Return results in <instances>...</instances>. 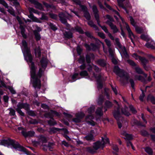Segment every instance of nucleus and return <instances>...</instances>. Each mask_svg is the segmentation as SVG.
I'll list each match as a JSON object with an SVG mask.
<instances>
[{
  "label": "nucleus",
  "instance_id": "obj_1",
  "mask_svg": "<svg viewBox=\"0 0 155 155\" xmlns=\"http://www.w3.org/2000/svg\"><path fill=\"white\" fill-rule=\"evenodd\" d=\"M22 45L24 48V52L25 55L26 56V59L27 62L29 61L31 63V76L33 79L32 82L33 87L35 88L40 89L41 87V81L40 78L43 74L44 70L41 68H40L38 73L37 75L36 74V68L34 63L32 62V58L31 54L30 53L29 49L28 48L26 42L23 40L22 41Z\"/></svg>",
  "mask_w": 155,
  "mask_h": 155
},
{
  "label": "nucleus",
  "instance_id": "obj_2",
  "mask_svg": "<svg viewBox=\"0 0 155 155\" xmlns=\"http://www.w3.org/2000/svg\"><path fill=\"white\" fill-rule=\"evenodd\" d=\"M0 145L8 147L12 145L14 148L19 151L26 152V150L25 148L20 146L18 142L14 141L13 140L8 139V140H2L0 142Z\"/></svg>",
  "mask_w": 155,
  "mask_h": 155
},
{
  "label": "nucleus",
  "instance_id": "obj_3",
  "mask_svg": "<svg viewBox=\"0 0 155 155\" xmlns=\"http://www.w3.org/2000/svg\"><path fill=\"white\" fill-rule=\"evenodd\" d=\"M104 147L102 143L100 141H97L93 143V147H87L85 148L86 151L88 152L94 154L97 152V151L99 149H102Z\"/></svg>",
  "mask_w": 155,
  "mask_h": 155
},
{
  "label": "nucleus",
  "instance_id": "obj_4",
  "mask_svg": "<svg viewBox=\"0 0 155 155\" xmlns=\"http://www.w3.org/2000/svg\"><path fill=\"white\" fill-rule=\"evenodd\" d=\"M114 71L120 77L123 78L127 81L128 80L129 77L127 73L123 70L120 69L118 66L114 67Z\"/></svg>",
  "mask_w": 155,
  "mask_h": 155
},
{
  "label": "nucleus",
  "instance_id": "obj_5",
  "mask_svg": "<svg viewBox=\"0 0 155 155\" xmlns=\"http://www.w3.org/2000/svg\"><path fill=\"white\" fill-rule=\"evenodd\" d=\"M106 17L109 20L106 22V23L110 26L111 29L113 30V33H115L118 32L119 30L117 26L114 25L112 22L114 21V20L113 18L108 15H106Z\"/></svg>",
  "mask_w": 155,
  "mask_h": 155
},
{
  "label": "nucleus",
  "instance_id": "obj_6",
  "mask_svg": "<svg viewBox=\"0 0 155 155\" xmlns=\"http://www.w3.org/2000/svg\"><path fill=\"white\" fill-rule=\"evenodd\" d=\"M28 10L30 13V15H28V17L31 18L33 21L40 22L38 19L36 17H35L32 14V13H34L40 15L41 14V12H38L37 10L32 8H28Z\"/></svg>",
  "mask_w": 155,
  "mask_h": 155
},
{
  "label": "nucleus",
  "instance_id": "obj_7",
  "mask_svg": "<svg viewBox=\"0 0 155 155\" xmlns=\"http://www.w3.org/2000/svg\"><path fill=\"white\" fill-rule=\"evenodd\" d=\"M115 41L117 45L118 46V47L121 49V55H123V56H124L126 58H128L129 57L126 48L125 47H122L119 41V39L118 38H116L115 39Z\"/></svg>",
  "mask_w": 155,
  "mask_h": 155
},
{
  "label": "nucleus",
  "instance_id": "obj_8",
  "mask_svg": "<svg viewBox=\"0 0 155 155\" xmlns=\"http://www.w3.org/2000/svg\"><path fill=\"white\" fill-rule=\"evenodd\" d=\"M114 102L117 104V109H115L114 112L113 114L114 117L117 120L118 119L119 117L120 116L121 106L120 105L118 104L117 101L114 100Z\"/></svg>",
  "mask_w": 155,
  "mask_h": 155
},
{
  "label": "nucleus",
  "instance_id": "obj_9",
  "mask_svg": "<svg viewBox=\"0 0 155 155\" xmlns=\"http://www.w3.org/2000/svg\"><path fill=\"white\" fill-rule=\"evenodd\" d=\"M84 114L82 113L77 114H76V117L73 119V120L76 123H79L81 121V119L84 117Z\"/></svg>",
  "mask_w": 155,
  "mask_h": 155
},
{
  "label": "nucleus",
  "instance_id": "obj_10",
  "mask_svg": "<svg viewBox=\"0 0 155 155\" xmlns=\"http://www.w3.org/2000/svg\"><path fill=\"white\" fill-rule=\"evenodd\" d=\"M17 107L16 109H20L24 108L26 110H28L29 108V105L26 103H19L17 106Z\"/></svg>",
  "mask_w": 155,
  "mask_h": 155
},
{
  "label": "nucleus",
  "instance_id": "obj_11",
  "mask_svg": "<svg viewBox=\"0 0 155 155\" xmlns=\"http://www.w3.org/2000/svg\"><path fill=\"white\" fill-rule=\"evenodd\" d=\"M92 10L94 15V17L97 21H98L99 20V14L98 13V11L96 6L94 5L92 7Z\"/></svg>",
  "mask_w": 155,
  "mask_h": 155
},
{
  "label": "nucleus",
  "instance_id": "obj_12",
  "mask_svg": "<svg viewBox=\"0 0 155 155\" xmlns=\"http://www.w3.org/2000/svg\"><path fill=\"white\" fill-rule=\"evenodd\" d=\"M93 75L97 81L101 80H105L107 78V77H104V74L102 73L99 74L98 76H97L95 75V73L94 72L93 73Z\"/></svg>",
  "mask_w": 155,
  "mask_h": 155
},
{
  "label": "nucleus",
  "instance_id": "obj_13",
  "mask_svg": "<svg viewBox=\"0 0 155 155\" xmlns=\"http://www.w3.org/2000/svg\"><path fill=\"white\" fill-rule=\"evenodd\" d=\"M21 134L25 137H32L34 135L35 132L34 131H29L26 132L25 131H22L21 132Z\"/></svg>",
  "mask_w": 155,
  "mask_h": 155
},
{
  "label": "nucleus",
  "instance_id": "obj_14",
  "mask_svg": "<svg viewBox=\"0 0 155 155\" xmlns=\"http://www.w3.org/2000/svg\"><path fill=\"white\" fill-rule=\"evenodd\" d=\"M126 28L128 32L129 37L131 39V41H132V37L134 38V35L132 32L131 29H130L129 26L126 23Z\"/></svg>",
  "mask_w": 155,
  "mask_h": 155
},
{
  "label": "nucleus",
  "instance_id": "obj_15",
  "mask_svg": "<svg viewBox=\"0 0 155 155\" xmlns=\"http://www.w3.org/2000/svg\"><path fill=\"white\" fill-rule=\"evenodd\" d=\"M59 16L60 18V20L61 22L64 24H66L67 21L64 14L63 13H60L59 15Z\"/></svg>",
  "mask_w": 155,
  "mask_h": 155
},
{
  "label": "nucleus",
  "instance_id": "obj_16",
  "mask_svg": "<svg viewBox=\"0 0 155 155\" xmlns=\"http://www.w3.org/2000/svg\"><path fill=\"white\" fill-rule=\"evenodd\" d=\"M54 114L58 116V114L57 112L51 110L50 112L46 113L45 114V116L47 117L51 118Z\"/></svg>",
  "mask_w": 155,
  "mask_h": 155
},
{
  "label": "nucleus",
  "instance_id": "obj_17",
  "mask_svg": "<svg viewBox=\"0 0 155 155\" xmlns=\"http://www.w3.org/2000/svg\"><path fill=\"white\" fill-rule=\"evenodd\" d=\"M121 135L123 136V137L126 140H131L133 137L132 136L131 134H127L126 132H124L122 133Z\"/></svg>",
  "mask_w": 155,
  "mask_h": 155
},
{
  "label": "nucleus",
  "instance_id": "obj_18",
  "mask_svg": "<svg viewBox=\"0 0 155 155\" xmlns=\"http://www.w3.org/2000/svg\"><path fill=\"white\" fill-rule=\"evenodd\" d=\"M128 108L125 106L124 107L121 109L122 113L127 116H129L130 115V113L128 111Z\"/></svg>",
  "mask_w": 155,
  "mask_h": 155
},
{
  "label": "nucleus",
  "instance_id": "obj_19",
  "mask_svg": "<svg viewBox=\"0 0 155 155\" xmlns=\"http://www.w3.org/2000/svg\"><path fill=\"white\" fill-rule=\"evenodd\" d=\"M64 35L65 38L68 39L71 38L73 37L72 33L69 31L64 32Z\"/></svg>",
  "mask_w": 155,
  "mask_h": 155
},
{
  "label": "nucleus",
  "instance_id": "obj_20",
  "mask_svg": "<svg viewBox=\"0 0 155 155\" xmlns=\"http://www.w3.org/2000/svg\"><path fill=\"white\" fill-rule=\"evenodd\" d=\"M135 78L136 79L140 81H141L144 83L146 84L147 83V82L146 79L142 76L135 75Z\"/></svg>",
  "mask_w": 155,
  "mask_h": 155
},
{
  "label": "nucleus",
  "instance_id": "obj_21",
  "mask_svg": "<svg viewBox=\"0 0 155 155\" xmlns=\"http://www.w3.org/2000/svg\"><path fill=\"white\" fill-rule=\"evenodd\" d=\"M105 111H106L107 110V109L106 108H110L111 107L113 106V104L110 101H106L105 103Z\"/></svg>",
  "mask_w": 155,
  "mask_h": 155
},
{
  "label": "nucleus",
  "instance_id": "obj_22",
  "mask_svg": "<svg viewBox=\"0 0 155 155\" xmlns=\"http://www.w3.org/2000/svg\"><path fill=\"white\" fill-rule=\"evenodd\" d=\"M84 138L87 141H92L94 140V137L93 135L91 134H90L86 136Z\"/></svg>",
  "mask_w": 155,
  "mask_h": 155
},
{
  "label": "nucleus",
  "instance_id": "obj_23",
  "mask_svg": "<svg viewBox=\"0 0 155 155\" xmlns=\"http://www.w3.org/2000/svg\"><path fill=\"white\" fill-rule=\"evenodd\" d=\"M102 108V107L101 108L98 107L97 108L96 111V113L97 115L101 116L103 115Z\"/></svg>",
  "mask_w": 155,
  "mask_h": 155
},
{
  "label": "nucleus",
  "instance_id": "obj_24",
  "mask_svg": "<svg viewBox=\"0 0 155 155\" xmlns=\"http://www.w3.org/2000/svg\"><path fill=\"white\" fill-rule=\"evenodd\" d=\"M43 146L44 147L43 149L44 150H46L48 149L50 150H52L51 149L52 148V146H53V144L49 143L47 145H45Z\"/></svg>",
  "mask_w": 155,
  "mask_h": 155
},
{
  "label": "nucleus",
  "instance_id": "obj_25",
  "mask_svg": "<svg viewBox=\"0 0 155 155\" xmlns=\"http://www.w3.org/2000/svg\"><path fill=\"white\" fill-rule=\"evenodd\" d=\"M34 3L35 7L36 8L39 9L41 10L43 9L42 5L40 3L36 1H34Z\"/></svg>",
  "mask_w": 155,
  "mask_h": 155
},
{
  "label": "nucleus",
  "instance_id": "obj_26",
  "mask_svg": "<svg viewBox=\"0 0 155 155\" xmlns=\"http://www.w3.org/2000/svg\"><path fill=\"white\" fill-rule=\"evenodd\" d=\"M125 0H118L117 2L119 5L122 7V8L124 9L126 11L127 13H128V12L126 8L124 7V5H123L122 2H124Z\"/></svg>",
  "mask_w": 155,
  "mask_h": 155
},
{
  "label": "nucleus",
  "instance_id": "obj_27",
  "mask_svg": "<svg viewBox=\"0 0 155 155\" xmlns=\"http://www.w3.org/2000/svg\"><path fill=\"white\" fill-rule=\"evenodd\" d=\"M97 21L98 25L102 28V29L105 32H106V33H107V34H108V33H109L108 32V31L107 27L106 26H102L100 24V20H99L98 21Z\"/></svg>",
  "mask_w": 155,
  "mask_h": 155
},
{
  "label": "nucleus",
  "instance_id": "obj_28",
  "mask_svg": "<svg viewBox=\"0 0 155 155\" xmlns=\"http://www.w3.org/2000/svg\"><path fill=\"white\" fill-rule=\"evenodd\" d=\"M135 29L136 31L138 33L141 34L144 32V29L142 27L136 26Z\"/></svg>",
  "mask_w": 155,
  "mask_h": 155
},
{
  "label": "nucleus",
  "instance_id": "obj_29",
  "mask_svg": "<svg viewBox=\"0 0 155 155\" xmlns=\"http://www.w3.org/2000/svg\"><path fill=\"white\" fill-rule=\"evenodd\" d=\"M136 72L138 74H141L143 73V71L139 66H136L134 68Z\"/></svg>",
  "mask_w": 155,
  "mask_h": 155
},
{
  "label": "nucleus",
  "instance_id": "obj_30",
  "mask_svg": "<svg viewBox=\"0 0 155 155\" xmlns=\"http://www.w3.org/2000/svg\"><path fill=\"white\" fill-rule=\"evenodd\" d=\"M35 54L36 56L37 57H40L41 56V50L39 47L36 48L35 49Z\"/></svg>",
  "mask_w": 155,
  "mask_h": 155
},
{
  "label": "nucleus",
  "instance_id": "obj_31",
  "mask_svg": "<svg viewBox=\"0 0 155 155\" xmlns=\"http://www.w3.org/2000/svg\"><path fill=\"white\" fill-rule=\"evenodd\" d=\"M101 142L104 146L105 144L109 143V139L106 137H105L104 138L102 137V141Z\"/></svg>",
  "mask_w": 155,
  "mask_h": 155
},
{
  "label": "nucleus",
  "instance_id": "obj_32",
  "mask_svg": "<svg viewBox=\"0 0 155 155\" xmlns=\"http://www.w3.org/2000/svg\"><path fill=\"white\" fill-rule=\"evenodd\" d=\"M88 24L91 27L94 28L95 30H98V28L96 25L94 24L93 22L92 21H90L88 22Z\"/></svg>",
  "mask_w": 155,
  "mask_h": 155
},
{
  "label": "nucleus",
  "instance_id": "obj_33",
  "mask_svg": "<svg viewBox=\"0 0 155 155\" xmlns=\"http://www.w3.org/2000/svg\"><path fill=\"white\" fill-rule=\"evenodd\" d=\"M140 60L141 61L143 66L146 65L148 62V61L144 57H142L140 59Z\"/></svg>",
  "mask_w": 155,
  "mask_h": 155
},
{
  "label": "nucleus",
  "instance_id": "obj_34",
  "mask_svg": "<svg viewBox=\"0 0 155 155\" xmlns=\"http://www.w3.org/2000/svg\"><path fill=\"white\" fill-rule=\"evenodd\" d=\"M40 62L42 67L43 68H45L47 64V61L45 59H42L41 60Z\"/></svg>",
  "mask_w": 155,
  "mask_h": 155
},
{
  "label": "nucleus",
  "instance_id": "obj_35",
  "mask_svg": "<svg viewBox=\"0 0 155 155\" xmlns=\"http://www.w3.org/2000/svg\"><path fill=\"white\" fill-rule=\"evenodd\" d=\"M20 28L21 30V34L22 35V36L25 38H26V35L25 34V30L24 27L21 25H20Z\"/></svg>",
  "mask_w": 155,
  "mask_h": 155
},
{
  "label": "nucleus",
  "instance_id": "obj_36",
  "mask_svg": "<svg viewBox=\"0 0 155 155\" xmlns=\"http://www.w3.org/2000/svg\"><path fill=\"white\" fill-rule=\"evenodd\" d=\"M148 101H150L153 104H155V99L154 97L151 95H149L147 98Z\"/></svg>",
  "mask_w": 155,
  "mask_h": 155
},
{
  "label": "nucleus",
  "instance_id": "obj_37",
  "mask_svg": "<svg viewBox=\"0 0 155 155\" xmlns=\"http://www.w3.org/2000/svg\"><path fill=\"white\" fill-rule=\"evenodd\" d=\"M141 38L143 40L148 41L150 40V39L147 35H146L143 34L140 36Z\"/></svg>",
  "mask_w": 155,
  "mask_h": 155
},
{
  "label": "nucleus",
  "instance_id": "obj_38",
  "mask_svg": "<svg viewBox=\"0 0 155 155\" xmlns=\"http://www.w3.org/2000/svg\"><path fill=\"white\" fill-rule=\"evenodd\" d=\"M34 33L35 36L36 40L37 41L40 40L41 38V37L39 33L36 30L34 31Z\"/></svg>",
  "mask_w": 155,
  "mask_h": 155
},
{
  "label": "nucleus",
  "instance_id": "obj_39",
  "mask_svg": "<svg viewBox=\"0 0 155 155\" xmlns=\"http://www.w3.org/2000/svg\"><path fill=\"white\" fill-rule=\"evenodd\" d=\"M97 63L98 64L102 66H104L106 65V63L104 60H99L97 61Z\"/></svg>",
  "mask_w": 155,
  "mask_h": 155
},
{
  "label": "nucleus",
  "instance_id": "obj_40",
  "mask_svg": "<svg viewBox=\"0 0 155 155\" xmlns=\"http://www.w3.org/2000/svg\"><path fill=\"white\" fill-rule=\"evenodd\" d=\"M146 47L148 48H150L152 49H155V47L153 44L149 42H147L145 45Z\"/></svg>",
  "mask_w": 155,
  "mask_h": 155
},
{
  "label": "nucleus",
  "instance_id": "obj_41",
  "mask_svg": "<svg viewBox=\"0 0 155 155\" xmlns=\"http://www.w3.org/2000/svg\"><path fill=\"white\" fill-rule=\"evenodd\" d=\"M48 24L50 28L53 30L55 31L57 30V28L56 26L51 23H49Z\"/></svg>",
  "mask_w": 155,
  "mask_h": 155
},
{
  "label": "nucleus",
  "instance_id": "obj_42",
  "mask_svg": "<svg viewBox=\"0 0 155 155\" xmlns=\"http://www.w3.org/2000/svg\"><path fill=\"white\" fill-rule=\"evenodd\" d=\"M80 75L82 77H85L88 76V74L86 71H83L80 72Z\"/></svg>",
  "mask_w": 155,
  "mask_h": 155
},
{
  "label": "nucleus",
  "instance_id": "obj_43",
  "mask_svg": "<svg viewBox=\"0 0 155 155\" xmlns=\"http://www.w3.org/2000/svg\"><path fill=\"white\" fill-rule=\"evenodd\" d=\"M145 151L149 154H152V150L149 147H146L145 149Z\"/></svg>",
  "mask_w": 155,
  "mask_h": 155
},
{
  "label": "nucleus",
  "instance_id": "obj_44",
  "mask_svg": "<svg viewBox=\"0 0 155 155\" xmlns=\"http://www.w3.org/2000/svg\"><path fill=\"white\" fill-rule=\"evenodd\" d=\"M103 97L102 96H100L98 99L97 102L98 104L100 105L101 104L103 103Z\"/></svg>",
  "mask_w": 155,
  "mask_h": 155
},
{
  "label": "nucleus",
  "instance_id": "obj_45",
  "mask_svg": "<svg viewBox=\"0 0 155 155\" xmlns=\"http://www.w3.org/2000/svg\"><path fill=\"white\" fill-rule=\"evenodd\" d=\"M41 17L40 18V19L42 20H48V17L46 16V15L44 14L43 13L41 12Z\"/></svg>",
  "mask_w": 155,
  "mask_h": 155
},
{
  "label": "nucleus",
  "instance_id": "obj_46",
  "mask_svg": "<svg viewBox=\"0 0 155 155\" xmlns=\"http://www.w3.org/2000/svg\"><path fill=\"white\" fill-rule=\"evenodd\" d=\"M95 107L94 106H92L89 108L88 110V113L89 114H91L94 112Z\"/></svg>",
  "mask_w": 155,
  "mask_h": 155
},
{
  "label": "nucleus",
  "instance_id": "obj_47",
  "mask_svg": "<svg viewBox=\"0 0 155 155\" xmlns=\"http://www.w3.org/2000/svg\"><path fill=\"white\" fill-rule=\"evenodd\" d=\"M28 114L30 116H34L36 115L35 114V113L34 111L32 110H29V109L28 110H26Z\"/></svg>",
  "mask_w": 155,
  "mask_h": 155
},
{
  "label": "nucleus",
  "instance_id": "obj_48",
  "mask_svg": "<svg viewBox=\"0 0 155 155\" xmlns=\"http://www.w3.org/2000/svg\"><path fill=\"white\" fill-rule=\"evenodd\" d=\"M84 16L88 20H89L91 18L90 15L89 13L87 11L84 12Z\"/></svg>",
  "mask_w": 155,
  "mask_h": 155
},
{
  "label": "nucleus",
  "instance_id": "obj_49",
  "mask_svg": "<svg viewBox=\"0 0 155 155\" xmlns=\"http://www.w3.org/2000/svg\"><path fill=\"white\" fill-rule=\"evenodd\" d=\"M48 123L50 125H53L56 124L55 121L53 119L48 121Z\"/></svg>",
  "mask_w": 155,
  "mask_h": 155
},
{
  "label": "nucleus",
  "instance_id": "obj_50",
  "mask_svg": "<svg viewBox=\"0 0 155 155\" xmlns=\"http://www.w3.org/2000/svg\"><path fill=\"white\" fill-rule=\"evenodd\" d=\"M127 62L130 65L136 67V64L135 63L131 60H127Z\"/></svg>",
  "mask_w": 155,
  "mask_h": 155
},
{
  "label": "nucleus",
  "instance_id": "obj_51",
  "mask_svg": "<svg viewBox=\"0 0 155 155\" xmlns=\"http://www.w3.org/2000/svg\"><path fill=\"white\" fill-rule=\"evenodd\" d=\"M129 108L130 110L132 111V113L133 114H136L137 111L135 109L134 107L132 105H130L129 106Z\"/></svg>",
  "mask_w": 155,
  "mask_h": 155
},
{
  "label": "nucleus",
  "instance_id": "obj_52",
  "mask_svg": "<svg viewBox=\"0 0 155 155\" xmlns=\"http://www.w3.org/2000/svg\"><path fill=\"white\" fill-rule=\"evenodd\" d=\"M91 46L92 49L93 50H95L97 48V46L93 43L91 44Z\"/></svg>",
  "mask_w": 155,
  "mask_h": 155
},
{
  "label": "nucleus",
  "instance_id": "obj_53",
  "mask_svg": "<svg viewBox=\"0 0 155 155\" xmlns=\"http://www.w3.org/2000/svg\"><path fill=\"white\" fill-rule=\"evenodd\" d=\"M0 3L3 5L5 8H8V5L4 0H0Z\"/></svg>",
  "mask_w": 155,
  "mask_h": 155
},
{
  "label": "nucleus",
  "instance_id": "obj_54",
  "mask_svg": "<svg viewBox=\"0 0 155 155\" xmlns=\"http://www.w3.org/2000/svg\"><path fill=\"white\" fill-rule=\"evenodd\" d=\"M104 41L108 48L110 47L111 43L110 41L107 39H105Z\"/></svg>",
  "mask_w": 155,
  "mask_h": 155
},
{
  "label": "nucleus",
  "instance_id": "obj_55",
  "mask_svg": "<svg viewBox=\"0 0 155 155\" xmlns=\"http://www.w3.org/2000/svg\"><path fill=\"white\" fill-rule=\"evenodd\" d=\"M141 91H142V93L139 97V99L140 101H143V98L145 96V95L143 91L142 90H141Z\"/></svg>",
  "mask_w": 155,
  "mask_h": 155
},
{
  "label": "nucleus",
  "instance_id": "obj_56",
  "mask_svg": "<svg viewBox=\"0 0 155 155\" xmlns=\"http://www.w3.org/2000/svg\"><path fill=\"white\" fill-rule=\"evenodd\" d=\"M75 30L81 33H82L83 32L81 28L78 26H77L75 28Z\"/></svg>",
  "mask_w": 155,
  "mask_h": 155
},
{
  "label": "nucleus",
  "instance_id": "obj_57",
  "mask_svg": "<svg viewBox=\"0 0 155 155\" xmlns=\"http://www.w3.org/2000/svg\"><path fill=\"white\" fill-rule=\"evenodd\" d=\"M132 56L136 60L139 59L140 60V59L141 58V57H140L137 55L136 53L133 54L132 55Z\"/></svg>",
  "mask_w": 155,
  "mask_h": 155
},
{
  "label": "nucleus",
  "instance_id": "obj_58",
  "mask_svg": "<svg viewBox=\"0 0 155 155\" xmlns=\"http://www.w3.org/2000/svg\"><path fill=\"white\" fill-rule=\"evenodd\" d=\"M130 21L131 24L134 26H135L136 25V23L134 21V19L132 18V17H130Z\"/></svg>",
  "mask_w": 155,
  "mask_h": 155
},
{
  "label": "nucleus",
  "instance_id": "obj_59",
  "mask_svg": "<svg viewBox=\"0 0 155 155\" xmlns=\"http://www.w3.org/2000/svg\"><path fill=\"white\" fill-rule=\"evenodd\" d=\"M10 111L9 114L11 115L14 116L15 114V111L13 109L10 108L9 109Z\"/></svg>",
  "mask_w": 155,
  "mask_h": 155
},
{
  "label": "nucleus",
  "instance_id": "obj_60",
  "mask_svg": "<svg viewBox=\"0 0 155 155\" xmlns=\"http://www.w3.org/2000/svg\"><path fill=\"white\" fill-rule=\"evenodd\" d=\"M113 149L115 152H117L118 151L119 148L117 145H113Z\"/></svg>",
  "mask_w": 155,
  "mask_h": 155
},
{
  "label": "nucleus",
  "instance_id": "obj_61",
  "mask_svg": "<svg viewBox=\"0 0 155 155\" xmlns=\"http://www.w3.org/2000/svg\"><path fill=\"white\" fill-rule=\"evenodd\" d=\"M98 35L102 39H104L105 37L104 34L103 33L99 32L98 33Z\"/></svg>",
  "mask_w": 155,
  "mask_h": 155
},
{
  "label": "nucleus",
  "instance_id": "obj_62",
  "mask_svg": "<svg viewBox=\"0 0 155 155\" xmlns=\"http://www.w3.org/2000/svg\"><path fill=\"white\" fill-rule=\"evenodd\" d=\"M93 69L97 72H99L101 71V69L96 65H94Z\"/></svg>",
  "mask_w": 155,
  "mask_h": 155
},
{
  "label": "nucleus",
  "instance_id": "obj_63",
  "mask_svg": "<svg viewBox=\"0 0 155 155\" xmlns=\"http://www.w3.org/2000/svg\"><path fill=\"white\" fill-rule=\"evenodd\" d=\"M49 15L51 18L54 19H56L57 18V15L54 14L50 13L49 14Z\"/></svg>",
  "mask_w": 155,
  "mask_h": 155
},
{
  "label": "nucleus",
  "instance_id": "obj_64",
  "mask_svg": "<svg viewBox=\"0 0 155 155\" xmlns=\"http://www.w3.org/2000/svg\"><path fill=\"white\" fill-rule=\"evenodd\" d=\"M40 140L43 143H45L47 142V139L44 136H41L40 137Z\"/></svg>",
  "mask_w": 155,
  "mask_h": 155
}]
</instances>
